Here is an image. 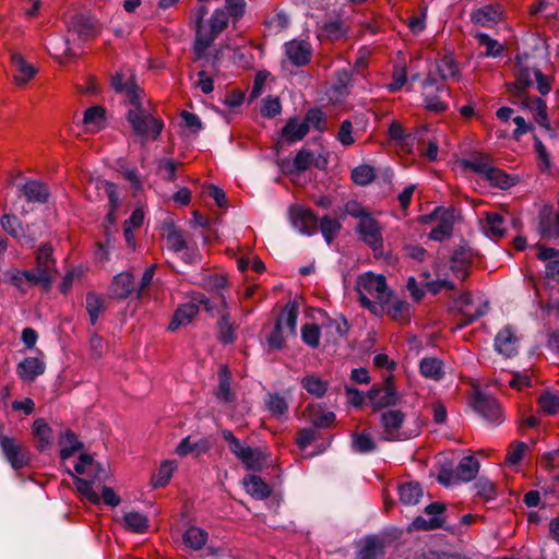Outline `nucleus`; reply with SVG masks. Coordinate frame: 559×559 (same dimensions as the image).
I'll return each mask as SVG.
<instances>
[{
  "mask_svg": "<svg viewBox=\"0 0 559 559\" xmlns=\"http://www.w3.org/2000/svg\"><path fill=\"white\" fill-rule=\"evenodd\" d=\"M74 478L79 493L93 504L100 503V496L95 487H99L109 478L108 471L90 454H81L74 465V473L68 469Z\"/></svg>",
  "mask_w": 559,
  "mask_h": 559,
  "instance_id": "obj_1",
  "label": "nucleus"
},
{
  "mask_svg": "<svg viewBox=\"0 0 559 559\" xmlns=\"http://www.w3.org/2000/svg\"><path fill=\"white\" fill-rule=\"evenodd\" d=\"M355 288L365 308L378 317L384 313V306L390 300L391 290L383 275L366 272L358 276Z\"/></svg>",
  "mask_w": 559,
  "mask_h": 559,
  "instance_id": "obj_2",
  "label": "nucleus"
},
{
  "mask_svg": "<svg viewBox=\"0 0 559 559\" xmlns=\"http://www.w3.org/2000/svg\"><path fill=\"white\" fill-rule=\"evenodd\" d=\"M462 168H468L475 173L484 175L488 180L501 189H507L514 183V180L504 173L497 169L489 156L483 153H476L469 157L459 160Z\"/></svg>",
  "mask_w": 559,
  "mask_h": 559,
  "instance_id": "obj_3",
  "label": "nucleus"
},
{
  "mask_svg": "<svg viewBox=\"0 0 559 559\" xmlns=\"http://www.w3.org/2000/svg\"><path fill=\"white\" fill-rule=\"evenodd\" d=\"M132 106L133 108L129 109L127 118L134 133L144 138H158L164 128L163 121L145 110L140 100L138 105Z\"/></svg>",
  "mask_w": 559,
  "mask_h": 559,
  "instance_id": "obj_4",
  "label": "nucleus"
},
{
  "mask_svg": "<svg viewBox=\"0 0 559 559\" xmlns=\"http://www.w3.org/2000/svg\"><path fill=\"white\" fill-rule=\"evenodd\" d=\"M298 310L295 305H288L278 316L273 332L267 337L271 348H281L285 342L296 334Z\"/></svg>",
  "mask_w": 559,
  "mask_h": 559,
  "instance_id": "obj_5",
  "label": "nucleus"
},
{
  "mask_svg": "<svg viewBox=\"0 0 559 559\" xmlns=\"http://www.w3.org/2000/svg\"><path fill=\"white\" fill-rule=\"evenodd\" d=\"M229 22L228 14L224 9H216L209 20V32L197 34L193 51L197 59L205 56L206 49L213 44L215 38L227 27Z\"/></svg>",
  "mask_w": 559,
  "mask_h": 559,
  "instance_id": "obj_6",
  "label": "nucleus"
},
{
  "mask_svg": "<svg viewBox=\"0 0 559 559\" xmlns=\"http://www.w3.org/2000/svg\"><path fill=\"white\" fill-rule=\"evenodd\" d=\"M325 123L324 115L319 109H311L302 120L290 119L283 129L287 140H301L307 135L310 128L322 130Z\"/></svg>",
  "mask_w": 559,
  "mask_h": 559,
  "instance_id": "obj_7",
  "label": "nucleus"
},
{
  "mask_svg": "<svg viewBox=\"0 0 559 559\" xmlns=\"http://www.w3.org/2000/svg\"><path fill=\"white\" fill-rule=\"evenodd\" d=\"M200 306H203L207 312H213V306L210 299L201 293H195L191 296L189 302L183 304L177 309L168 329L170 331H176L180 326L189 324L198 313Z\"/></svg>",
  "mask_w": 559,
  "mask_h": 559,
  "instance_id": "obj_8",
  "label": "nucleus"
},
{
  "mask_svg": "<svg viewBox=\"0 0 559 559\" xmlns=\"http://www.w3.org/2000/svg\"><path fill=\"white\" fill-rule=\"evenodd\" d=\"M383 439L388 441L405 440L417 436L418 431L403 428L404 414L396 409H389L381 416Z\"/></svg>",
  "mask_w": 559,
  "mask_h": 559,
  "instance_id": "obj_9",
  "label": "nucleus"
},
{
  "mask_svg": "<svg viewBox=\"0 0 559 559\" xmlns=\"http://www.w3.org/2000/svg\"><path fill=\"white\" fill-rule=\"evenodd\" d=\"M110 85L117 93H124L131 105H138L139 99H141L134 71L130 68H122L116 72L111 76Z\"/></svg>",
  "mask_w": 559,
  "mask_h": 559,
  "instance_id": "obj_10",
  "label": "nucleus"
},
{
  "mask_svg": "<svg viewBox=\"0 0 559 559\" xmlns=\"http://www.w3.org/2000/svg\"><path fill=\"white\" fill-rule=\"evenodd\" d=\"M479 464L473 456L463 457L454 472L441 471L438 475V480L450 486L455 481H469L478 473Z\"/></svg>",
  "mask_w": 559,
  "mask_h": 559,
  "instance_id": "obj_11",
  "label": "nucleus"
},
{
  "mask_svg": "<svg viewBox=\"0 0 559 559\" xmlns=\"http://www.w3.org/2000/svg\"><path fill=\"white\" fill-rule=\"evenodd\" d=\"M457 311L463 317L462 328L483 317L488 311V304L480 297L474 299L469 294H462L455 301Z\"/></svg>",
  "mask_w": 559,
  "mask_h": 559,
  "instance_id": "obj_12",
  "label": "nucleus"
},
{
  "mask_svg": "<svg viewBox=\"0 0 559 559\" xmlns=\"http://www.w3.org/2000/svg\"><path fill=\"white\" fill-rule=\"evenodd\" d=\"M289 221L292 226L301 235L311 236L317 231V216L309 209L300 204L289 207Z\"/></svg>",
  "mask_w": 559,
  "mask_h": 559,
  "instance_id": "obj_13",
  "label": "nucleus"
},
{
  "mask_svg": "<svg viewBox=\"0 0 559 559\" xmlns=\"http://www.w3.org/2000/svg\"><path fill=\"white\" fill-rule=\"evenodd\" d=\"M357 231L362 239L374 252L382 249V233L378 222L369 214L358 222Z\"/></svg>",
  "mask_w": 559,
  "mask_h": 559,
  "instance_id": "obj_14",
  "label": "nucleus"
},
{
  "mask_svg": "<svg viewBox=\"0 0 559 559\" xmlns=\"http://www.w3.org/2000/svg\"><path fill=\"white\" fill-rule=\"evenodd\" d=\"M519 103L524 108L528 109L533 114L534 119L540 127H543L547 130L546 135L548 138L556 139L559 136L557 131L551 128V126L547 119V114H546L547 106L542 98L531 97V96L526 95V96L519 98Z\"/></svg>",
  "mask_w": 559,
  "mask_h": 559,
  "instance_id": "obj_15",
  "label": "nucleus"
},
{
  "mask_svg": "<svg viewBox=\"0 0 559 559\" xmlns=\"http://www.w3.org/2000/svg\"><path fill=\"white\" fill-rule=\"evenodd\" d=\"M0 447L7 461L14 469L26 466L29 462L26 450L14 439L7 436H0Z\"/></svg>",
  "mask_w": 559,
  "mask_h": 559,
  "instance_id": "obj_16",
  "label": "nucleus"
},
{
  "mask_svg": "<svg viewBox=\"0 0 559 559\" xmlns=\"http://www.w3.org/2000/svg\"><path fill=\"white\" fill-rule=\"evenodd\" d=\"M495 349L506 358L514 357L519 352V336L511 326L501 329L495 338Z\"/></svg>",
  "mask_w": 559,
  "mask_h": 559,
  "instance_id": "obj_17",
  "label": "nucleus"
},
{
  "mask_svg": "<svg viewBox=\"0 0 559 559\" xmlns=\"http://www.w3.org/2000/svg\"><path fill=\"white\" fill-rule=\"evenodd\" d=\"M474 409L488 423L497 424L502 421V413L498 402L487 395L478 393L474 402Z\"/></svg>",
  "mask_w": 559,
  "mask_h": 559,
  "instance_id": "obj_18",
  "label": "nucleus"
},
{
  "mask_svg": "<svg viewBox=\"0 0 559 559\" xmlns=\"http://www.w3.org/2000/svg\"><path fill=\"white\" fill-rule=\"evenodd\" d=\"M0 223L8 234L24 243L32 245L38 236L37 233L31 231L29 229L25 231L16 216L3 215Z\"/></svg>",
  "mask_w": 559,
  "mask_h": 559,
  "instance_id": "obj_19",
  "label": "nucleus"
},
{
  "mask_svg": "<svg viewBox=\"0 0 559 559\" xmlns=\"http://www.w3.org/2000/svg\"><path fill=\"white\" fill-rule=\"evenodd\" d=\"M285 52L293 64L301 67L311 58V46L305 40H292L285 45Z\"/></svg>",
  "mask_w": 559,
  "mask_h": 559,
  "instance_id": "obj_20",
  "label": "nucleus"
},
{
  "mask_svg": "<svg viewBox=\"0 0 559 559\" xmlns=\"http://www.w3.org/2000/svg\"><path fill=\"white\" fill-rule=\"evenodd\" d=\"M444 504L440 502H433L426 507V513L431 515L429 520H426L423 516H417L412 525L417 530H435L441 527L443 525V519L439 515L444 511Z\"/></svg>",
  "mask_w": 559,
  "mask_h": 559,
  "instance_id": "obj_21",
  "label": "nucleus"
},
{
  "mask_svg": "<svg viewBox=\"0 0 559 559\" xmlns=\"http://www.w3.org/2000/svg\"><path fill=\"white\" fill-rule=\"evenodd\" d=\"M69 32L76 34L79 39L86 41L96 35V22L84 14H76L69 23Z\"/></svg>",
  "mask_w": 559,
  "mask_h": 559,
  "instance_id": "obj_22",
  "label": "nucleus"
},
{
  "mask_svg": "<svg viewBox=\"0 0 559 559\" xmlns=\"http://www.w3.org/2000/svg\"><path fill=\"white\" fill-rule=\"evenodd\" d=\"M313 162V155L307 150H301L294 159L284 158L277 162L284 174L293 175L306 170Z\"/></svg>",
  "mask_w": 559,
  "mask_h": 559,
  "instance_id": "obj_23",
  "label": "nucleus"
},
{
  "mask_svg": "<svg viewBox=\"0 0 559 559\" xmlns=\"http://www.w3.org/2000/svg\"><path fill=\"white\" fill-rule=\"evenodd\" d=\"M45 361L41 358L27 357L17 365L16 373L23 381L32 382L45 372Z\"/></svg>",
  "mask_w": 559,
  "mask_h": 559,
  "instance_id": "obj_24",
  "label": "nucleus"
},
{
  "mask_svg": "<svg viewBox=\"0 0 559 559\" xmlns=\"http://www.w3.org/2000/svg\"><path fill=\"white\" fill-rule=\"evenodd\" d=\"M107 124L106 109L96 105L87 108L83 116V126L86 132L95 133Z\"/></svg>",
  "mask_w": 559,
  "mask_h": 559,
  "instance_id": "obj_25",
  "label": "nucleus"
},
{
  "mask_svg": "<svg viewBox=\"0 0 559 559\" xmlns=\"http://www.w3.org/2000/svg\"><path fill=\"white\" fill-rule=\"evenodd\" d=\"M11 62L17 72V74L13 76V80L17 85L27 84L37 73L35 67L28 63L19 52L11 53Z\"/></svg>",
  "mask_w": 559,
  "mask_h": 559,
  "instance_id": "obj_26",
  "label": "nucleus"
},
{
  "mask_svg": "<svg viewBox=\"0 0 559 559\" xmlns=\"http://www.w3.org/2000/svg\"><path fill=\"white\" fill-rule=\"evenodd\" d=\"M479 223L483 233L490 238H501L507 230L506 222L499 213H486Z\"/></svg>",
  "mask_w": 559,
  "mask_h": 559,
  "instance_id": "obj_27",
  "label": "nucleus"
},
{
  "mask_svg": "<svg viewBox=\"0 0 559 559\" xmlns=\"http://www.w3.org/2000/svg\"><path fill=\"white\" fill-rule=\"evenodd\" d=\"M133 292H135V286L130 273L122 272L114 277L109 288V293L112 297L124 299Z\"/></svg>",
  "mask_w": 559,
  "mask_h": 559,
  "instance_id": "obj_28",
  "label": "nucleus"
},
{
  "mask_svg": "<svg viewBox=\"0 0 559 559\" xmlns=\"http://www.w3.org/2000/svg\"><path fill=\"white\" fill-rule=\"evenodd\" d=\"M473 259V251L469 248L461 247L454 251L451 258V270L457 278H465Z\"/></svg>",
  "mask_w": 559,
  "mask_h": 559,
  "instance_id": "obj_29",
  "label": "nucleus"
},
{
  "mask_svg": "<svg viewBox=\"0 0 559 559\" xmlns=\"http://www.w3.org/2000/svg\"><path fill=\"white\" fill-rule=\"evenodd\" d=\"M515 81L507 84L510 96L514 98H521L526 96V90L533 85L532 71L522 67L515 75Z\"/></svg>",
  "mask_w": 559,
  "mask_h": 559,
  "instance_id": "obj_30",
  "label": "nucleus"
},
{
  "mask_svg": "<svg viewBox=\"0 0 559 559\" xmlns=\"http://www.w3.org/2000/svg\"><path fill=\"white\" fill-rule=\"evenodd\" d=\"M435 215L440 217V222L430 231V239L442 241L448 238L453 229V213L450 211H436Z\"/></svg>",
  "mask_w": 559,
  "mask_h": 559,
  "instance_id": "obj_31",
  "label": "nucleus"
},
{
  "mask_svg": "<svg viewBox=\"0 0 559 559\" xmlns=\"http://www.w3.org/2000/svg\"><path fill=\"white\" fill-rule=\"evenodd\" d=\"M368 399L374 407H386L396 404L399 396L391 385L382 389H371Z\"/></svg>",
  "mask_w": 559,
  "mask_h": 559,
  "instance_id": "obj_32",
  "label": "nucleus"
},
{
  "mask_svg": "<svg viewBox=\"0 0 559 559\" xmlns=\"http://www.w3.org/2000/svg\"><path fill=\"white\" fill-rule=\"evenodd\" d=\"M388 132H389V140H406V139H411V138L427 136L430 134L431 128H430V126L423 124V126L414 129V131L406 132L400 122L393 121L390 124Z\"/></svg>",
  "mask_w": 559,
  "mask_h": 559,
  "instance_id": "obj_33",
  "label": "nucleus"
},
{
  "mask_svg": "<svg viewBox=\"0 0 559 559\" xmlns=\"http://www.w3.org/2000/svg\"><path fill=\"white\" fill-rule=\"evenodd\" d=\"M352 86V75L347 70L335 72V82L331 90V99L340 102L349 94Z\"/></svg>",
  "mask_w": 559,
  "mask_h": 559,
  "instance_id": "obj_34",
  "label": "nucleus"
},
{
  "mask_svg": "<svg viewBox=\"0 0 559 559\" xmlns=\"http://www.w3.org/2000/svg\"><path fill=\"white\" fill-rule=\"evenodd\" d=\"M384 312H386L393 320L399 322H406L411 316V305L404 300L392 298L384 306Z\"/></svg>",
  "mask_w": 559,
  "mask_h": 559,
  "instance_id": "obj_35",
  "label": "nucleus"
},
{
  "mask_svg": "<svg viewBox=\"0 0 559 559\" xmlns=\"http://www.w3.org/2000/svg\"><path fill=\"white\" fill-rule=\"evenodd\" d=\"M166 247L174 252H181L187 249V241L183 233L173 224H167L164 227Z\"/></svg>",
  "mask_w": 559,
  "mask_h": 559,
  "instance_id": "obj_36",
  "label": "nucleus"
},
{
  "mask_svg": "<svg viewBox=\"0 0 559 559\" xmlns=\"http://www.w3.org/2000/svg\"><path fill=\"white\" fill-rule=\"evenodd\" d=\"M246 491L258 500H263L269 497L270 487L258 476L249 475L242 480Z\"/></svg>",
  "mask_w": 559,
  "mask_h": 559,
  "instance_id": "obj_37",
  "label": "nucleus"
},
{
  "mask_svg": "<svg viewBox=\"0 0 559 559\" xmlns=\"http://www.w3.org/2000/svg\"><path fill=\"white\" fill-rule=\"evenodd\" d=\"M210 449V443L206 439H200L192 442L190 437L185 438L180 441L176 449V453L179 456H187L189 454L199 456L205 453Z\"/></svg>",
  "mask_w": 559,
  "mask_h": 559,
  "instance_id": "obj_38",
  "label": "nucleus"
},
{
  "mask_svg": "<svg viewBox=\"0 0 559 559\" xmlns=\"http://www.w3.org/2000/svg\"><path fill=\"white\" fill-rule=\"evenodd\" d=\"M267 454L260 448H246L243 456L240 457L241 463L252 471H259L266 463Z\"/></svg>",
  "mask_w": 559,
  "mask_h": 559,
  "instance_id": "obj_39",
  "label": "nucleus"
},
{
  "mask_svg": "<svg viewBox=\"0 0 559 559\" xmlns=\"http://www.w3.org/2000/svg\"><path fill=\"white\" fill-rule=\"evenodd\" d=\"M33 433L37 440V447L40 451L48 449L53 442L52 430L44 419L35 420L33 425Z\"/></svg>",
  "mask_w": 559,
  "mask_h": 559,
  "instance_id": "obj_40",
  "label": "nucleus"
},
{
  "mask_svg": "<svg viewBox=\"0 0 559 559\" xmlns=\"http://www.w3.org/2000/svg\"><path fill=\"white\" fill-rule=\"evenodd\" d=\"M122 523L131 532L143 533L148 526V519L139 511H129L122 516Z\"/></svg>",
  "mask_w": 559,
  "mask_h": 559,
  "instance_id": "obj_41",
  "label": "nucleus"
},
{
  "mask_svg": "<svg viewBox=\"0 0 559 559\" xmlns=\"http://www.w3.org/2000/svg\"><path fill=\"white\" fill-rule=\"evenodd\" d=\"M537 257L547 262L546 272L548 276L559 275V251L552 248L538 247Z\"/></svg>",
  "mask_w": 559,
  "mask_h": 559,
  "instance_id": "obj_42",
  "label": "nucleus"
},
{
  "mask_svg": "<svg viewBox=\"0 0 559 559\" xmlns=\"http://www.w3.org/2000/svg\"><path fill=\"white\" fill-rule=\"evenodd\" d=\"M309 420L318 428H328L335 420V414L330 411H325L320 406H311L308 411Z\"/></svg>",
  "mask_w": 559,
  "mask_h": 559,
  "instance_id": "obj_43",
  "label": "nucleus"
},
{
  "mask_svg": "<svg viewBox=\"0 0 559 559\" xmlns=\"http://www.w3.org/2000/svg\"><path fill=\"white\" fill-rule=\"evenodd\" d=\"M475 38L477 39L480 46L485 47V52L481 53L483 57L497 58L500 57L504 51V47L502 44H500L499 41L491 38L489 35L485 33H476Z\"/></svg>",
  "mask_w": 559,
  "mask_h": 559,
  "instance_id": "obj_44",
  "label": "nucleus"
},
{
  "mask_svg": "<svg viewBox=\"0 0 559 559\" xmlns=\"http://www.w3.org/2000/svg\"><path fill=\"white\" fill-rule=\"evenodd\" d=\"M436 85V80L432 76H428L426 81L424 82V90H425V106L428 110L433 112H441L445 110L447 105L444 102L440 99L437 95H430L428 92L429 88H433Z\"/></svg>",
  "mask_w": 559,
  "mask_h": 559,
  "instance_id": "obj_45",
  "label": "nucleus"
},
{
  "mask_svg": "<svg viewBox=\"0 0 559 559\" xmlns=\"http://www.w3.org/2000/svg\"><path fill=\"white\" fill-rule=\"evenodd\" d=\"M500 20V12L491 5H485L472 14V21L481 26H491Z\"/></svg>",
  "mask_w": 559,
  "mask_h": 559,
  "instance_id": "obj_46",
  "label": "nucleus"
},
{
  "mask_svg": "<svg viewBox=\"0 0 559 559\" xmlns=\"http://www.w3.org/2000/svg\"><path fill=\"white\" fill-rule=\"evenodd\" d=\"M399 493L404 504H416L423 496V489L418 483L409 481L400 486Z\"/></svg>",
  "mask_w": 559,
  "mask_h": 559,
  "instance_id": "obj_47",
  "label": "nucleus"
},
{
  "mask_svg": "<svg viewBox=\"0 0 559 559\" xmlns=\"http://www.w3.org/2000/svg\"><path fill=\"white\" fill-rule=\"evenodd\" d=\"M207 540V533L197 526L189 527L183 534V543L187 547L199 550Z\"/></svg>",
  "mask_w": 559,
  "mask_h": 559,
  "instance_id": "obj_48",
  "label": "nucleus"
},
{
  "mask_svg": "<svg viewBox=\"0 0 559 559\" xmlns=\"http://www.w3.org/2000/svg\"><path fill=\"white\" fill-rule=\"evenodd\" d=\"M59 445L62 460H68L82 448V443L78 440L76 436L70 431H67L60 438Z\"/></svg>",
  "mask_w": 559,
  "mask_h": 559,
  "instance_id": "obj_49",
  "label": "nucleus"
},
{
  "mask_svg": "<svg viewBox=\"0 0 559 559\" xmlns=\"http://www.w3.org/2000/svg\"><path fill=\"white\" fill-rule=\"evenodd\" d=\"M25 273L22 270L12 267L0 271V282L9 284L21 292H26Z\"/></svg>",
  "mask_w": 559,
  "mask_h": 559,
  "instance_id": "obj_50",
  "label": "nucleus"
},
{
  "mask_svg": "<svg viewBox=\"0 0 559 559\" xmlns=\"http://www.w3.org/2000/svg\"><path fill=\"white\" fill-rule=\"evenodd\" d=\"M23 192L26 199L31 202H46L48 199V189L45 185L38 181L26 182L23 187Z\"/></svg>",
  "mask_w": 559,
  "mask_h": 559,
  "instance_id": "obj_51",
  "label": "nucleus"
},
{
  "mask_svg": "<svg viewBox=\"0 0 559 559\" xmlns=\"http://www.w3.org/2000/svg\"><path fill=\"white\" fill-rule=\"evenodd\" d=\"M25 273V285L26 289H28L31 286H41L44 288L49 287L53 275L49 274L48 271H43L38 269L36 265V269L34 271H24Z\"/></svg>",
  "mask_w": 559,
  "mask_h": 559,
  "instance_id": "obj_52",
  "label": "nucleus"
},
{
  "mask_svg": "<svg viewBox=\"0 0 559 559\" xmlns=\"http://www.w3.org/2000/svg\"><path fill=\"white\" fill-rule=\"evenodd\" d=\"M218 390L217 397L218 400L229 403L233 401V393L230 391V373L226 366H222L218 372Z\"/></svg>",
  "mask_w": 559,
  "mask_h": 559,
  "instance_id": "obj_53",
  "label": "nucleus"
},
{
  "mask_svg": "<svg viewBox=\"0 0 559 559\" xmlns=\"http://www.w3.org/2000/svg\"><path fill=\"white\" fill-rule=\"evenodd\" d=\"M301 385L308 393L317 397L323 396L328 390V383L314 374L306 376L301 380Z\"/></svg>",
  "mask_w": 559,
  "mask_h": 559,
  "instance_id": "obj_54",
  "label": "nucleus"
},
{
  "mask_svg": "<svg viewBox=\"0 0 559 559\" xmlns=\"http://www.w3.org/2000/svg\"><path fill=\"white\" fill-rule=\"evenodd\" d=\"M420 371L425 377L438 380L443 374L442 361L435 357L424 358L420 362Z\"/></svg>",
  "mask_w": 559,
  "mask_h": 559,
  "instance_id": "obj_55",
  "label": "nucleus"
},
{
  "mask_svg": "<svg viewBox=\"0 0 559 559\" xmlns=\"http://www.w3.org/2000/svg\"><path fill=\"white\" fill-rule=\"evenodd\" d=\"M352 448L356 453H369L374 450L376 442L369 433H354L352 436Z\"/></svg>",
  "mask_w": 559,
  "mask_h": 559,
  "instance_id": "obj_56",
  "label": "nucleus"
},
{
  "mask_svg": "<svg viewBox=\"0 0 559 559\" xmlns=\"http://www.w3.org/2000/svg\"><path fill=\"white\" fill-rule=\"evenodd\" d=\"M381 554V543L377 538L370 537L364 542V545L357 555V559H378Z\"/></svg>",
  "mask_w": 559,
  "mask_h": 559,
  "instance_id": "obj_57",
  "label": "nucleus"
},
{
  "mask_svg": "<svg viewBox=\"0 0 559 559\" xmlns=\"http://www.w3.org/2000/svg\"><path fill=\"white\" fill-rule=\"evenodd\" d=\"M437 72L442 80L455 78L459 74V66L452 56H444L437 62Z\"/></svg>",
  "mask_w": 559,
  "mask_h": 559,
  "instance_id": "obj_58",
  "label": "nucleus"
},
{
  "mask_svg": "<svg viewBox=\"0 0 559 559\" xmlns=\"http://www.w3.org/2000/svg\"><path fill=\"white\" fill-rule=\"evenodd\" d=\"M177 468L175 461H165L162 463L158 472L152 478V485L154 487L165 486L173 476V473Z\"/></svg>",
  "mask_w": 559,
  "mask_h": 559,
  "instance_id": "obj_59",
  "label": "nucleus"
},
{
  "mask_svg": "<svg viewBox=\"0 0 559 559\" xmlns=\"http://www.w3.org/2000/svg\"><path fill=\"white\" fill-rule=\"evenodd\" d=\"M104 309V299L102 296L95 294V293H88L86 296V310L90 316V321L94 325L100 312Z\"/></svg>",
  "mask_w": 559,
  "mask_h": 559,
  "instance_id": "obj_60",
  "label": "nucleus"
},
{
  "mask_svg": "<svg viewBox=\"0 0 559 559\" xmlns=\"http://www.w3.org/2000/svg\"><path fill=\"white\" fill-rule=\"evenodd\" d=\"M51 254L52 249L49 245L41 246L36 257V265L38 266V269L43 271H48L49 274L53 275L55 261Z\"/></svg>",
  "mask_w": 559,
  "mask_h": 559,
  "instance_id": "obj_61",
  "label": "nucleus"
},
{
  "mask_svg": "<svg viewBox=\"0 0 559 559\" xmlns=\"http://www.w3.org/2000/svg\"><path fill=\"white\" fill-rule=\"evenodd\" d=\"M344 34V25L338 19L326 21L322 24L319 36L329 39H338Z\"/></svg>",
  "mask_w": 559,
  "mask_h": 559,
  "instance_id": "obj_62",
  "label": "nucleus"
},
{
  "mask_svg": "<svg viewBox=\"0 0 559 559\" xmlns=\"http://www.w3.org/2000/svg\"><path fill=\"white\" fill-rule=\"evenodd\" d=\"M540 409L547 415H555L559 411V394L545 392L538 399Z\"/></svg>",
  "mask_w": 559,
  "mask_h": 559,
  "instance_id": "obj_63",
  "label": "nucleus"
},
{
  "mask_svg": "<svg viewBox=\"0 0 559 559\" xmlns=\"http://www.w3.org/2000/svg\"><path fill=\"white\" fill-rule=\"evenodd\" d=\"M352 178L355 183L365 186L372 181L374 178L373 168L368 165H359L352 171Z\"/></svg>",
  "mask_w": 559,
  "mask_h": 559,
  "instance_id": "obj_64",
  "label": "nucleus"
}]
</instances>
